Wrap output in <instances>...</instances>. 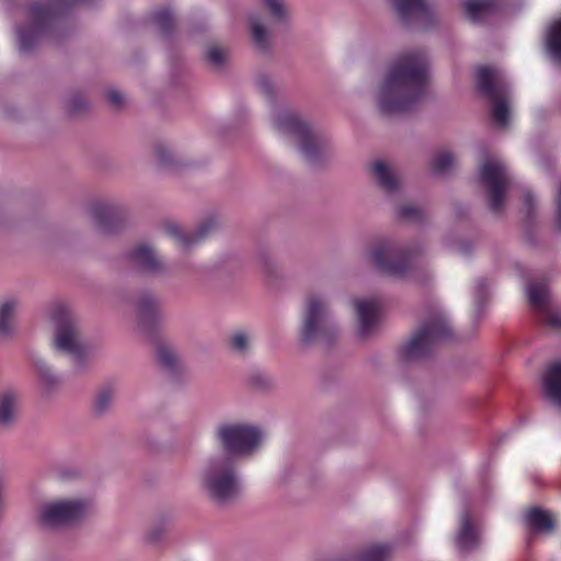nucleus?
<instances>
[{"instance_id":"19","label":"nucleus","mask_w":561,"mask_h":561,"mask_svg":"<svg viewBox=\"0 0 561 561\" xmlns=\"http://www.w3.org/2000/svg\"><path fill=\"white\" fill-rule=\"evenodd\" d=\"M217 226L214 218L204 220L194 232L184 231L176 225H170L167 228L168 233L183 249H188L195 245L198 241L205 238Z\"/></svg>"},{"instance_id":"35","label":"nucleus","mask_w":561,"mask_h":561,"mask_svg":"<svg viewBox=\"0 0 561 561\" xmlns=\"http://www.w3.org/2000/svg\"><path fill=\"white\" fill-rule=\"evenodd\" d=\"M152 20L162 32H167L172 24L173 18L169 9H162L153 13Z\"/></svg>"},{"instance_id":"13","label":"nucleus","mask_w":561,"mask_h":561,"mask_svg":"<svg viewBox=\"0 0 561 561\" xmlns=\"http://www.w3.org/2000/svg\"><path fill=\"white\" fill-rule=\"evenodd\" d=\"M268 11L267 20L252 18L250 21L251 37L255 48L262 53L268 51L272 44V25L285 19V9L282 0H261Z\"/></svg>"},{"instance_id":"40","label":"nucleus","mask_w":561,"mask_h":561,"mask_svg":"<svg viewBox=\"0 0 561 561\" xmlns=\"http://www.w3.org/2000/svg\"><path fill=\"white\" fill-rule=\"evenodd\" d=\"M535 198L529 191L524 193V207L527 211V216H530V210L534 206Z\"/></svg>"},{"instance_id":"14","label":"nucleus","mask_w":561,"mask_h":561,"mask_svg":"<svg viewBox=\"0 0 561 561\" xmlns=\"http://www.w3.org/2000/svg\"><path fill=\"white\" fill-rule=\"evenodd\" d=\"M527 295L529 304L540 313L541 320L548 325L561 331V312L551 307L546 284H528Z\"/></svg>"},{"instance_id":"12","label":"nucleus","mask_w":561,"mask_h":561,"mask_svg":"<svg viewBox=\"0 0 561 561\" xmlns=\"http://www.w3.org/2000/svg\"><path fill=\"white\" fill-rule=\"evenodd\" d=\"M480 180L488 191L490 207L493 210H499L511 184V175L506 165L499 160H488L480 170Z\"/></svg>"},{"instance_id":"5","label":"nucleus","mask_w":561,"mask_h":561,"mask_svg":"<svg viewBox=\"0 0 561 561\" xmlns=\"http://www.w3.org/2000/svg\"><path fill=\"white\" fill-rule=\"evenodd\" d=\"M450 332L446 313L442 309H436L420 324L411 339L400 346L399 357L408 362L421 359L437 344L446 341Z\"/></svg>"},{"instance_id":"34","label":"nucleus","mask_w":561,"mask_h":561,"mask_svg":"<svg viewBox=\"0 0 561 561\" xmlns=\"http://www.w3.org/2000/svg\"><path fill=\"white\" fill-rule=\"evenodd\" d=\"M488 295V284L483 279L477 280L473 289L474 296V309L476 312L479 313L482 309V305Z\"/></svg>"},{"instance_id":"8","label":"nucleus","mask_w":561,"mask_h":561,"mask_svg":"<svg viewBox=\"0 0 561 561\" xmlns=\"http://www.w3.org/2000/svg\"><path fill=\"white\" fill-rule=\"evenodd\" d=\"M216 439L227 455L236 460L238 457L253 454L263 440L262 431L249 423L226 422L217 426Z\"/></svg>"},{"instance_id":"38","label":"nucleus","mask_w":561,"mask_h":561,"mask_svg":"<svg viewBox=\"0 0 561 561\" xmlns=\"http://www.w3.org/2000/svg\"><path fill=\"white\" fill-rule=\"evenodd\" d=\"M420 213V208L414 205H407L399 209V215L403 218H417Z\"/></svg>"},{"instance_id":"30","label":"nucleus","mask_w":561,"mask_h":561,"mask_svg":"<svg viewBox=\"0 0 561 561\" xmlns=\"http://www.w3.org/2000/svg\"><path fill=\"white\" fill-rule=\"evenodd\" d=\"M114 397H115V392H114L113 388L105 387V388L101 389L94 400V404H93L94 411L100 414L104 413L113 403Z\"/></svg>"},{"instance_id":"22","label":"nucleus","mask_w":561,"mask_h":561,"mask_svg":"<svg viewBox=\"0 0 561 561\" xmlns=\"http://www.w3.org/2000/svg\"><path fill=\"white\" fill-rule=\"evenodd\" d=\"M32 366L39 379L41 386L44 390L50 391L60 385L61 378L57 375L48 363L42 357L34 356L32 358Z\"/></svg>"},{"instance_id":"3","label":"nucleus","mask_w":561,"mask_h":561,"mask_svg":"<svg viewBox=\"0 0 561 561\" xmlns=\"http://www.w3.org/2000/svg\"><path fill=\"white\" fill-rule=\"evenodd\" d=\"M199 482L207 495L221 504L236 499L242 489L236 460L220 454L209 457L204 462L199 473Z\"/></svg>"},{"instance_id":"10","label":"nucleus","mask_w":561,"mask_h":561,"mask_svg":"<svg viewBox=\"0 0 561 561\" xmlns=\"http://www.w3.org/2000/svg\"><path fill=\"white\" fill-rule=\"evenodd\" d=\"M333 329L327 301L319 295L308 296L300 329L301 341L305 344L327 341Z\"/></svg>"},{"instance_id":"27","label":"nucleus","mask_w":561,"mask_h":561,"mask_svg":"<svg viewBox=\"0 0 561 561\" xmlns=\"http://www.w3.org/2000/svg\"><path fill=\"white\" fill-rule=\"evenodd\" d=\"M18 394L8 391L0 397V426H8L14 419Z\"/></svg>"},{"instance_id":"36","label":"nucleus","mask_w":561,"mask_h":561,"mask_svg":"<svg viewBox=\"0 0 561 561\" xmlns=\"http://www.w3.org/2000/svg\"><path fill=\"white\" fill-rule=\"evenodd\" d=\"M158 359L165 368H172L176 364L178 357L172 350L162 346L158 351Z\"/></svg>"},{"instance_id":"41","label":"nucleus","mask_w":561,"mask_h":561,"mask_svg":"<svg viewBox=\"0 0 561 561\" xmlns=\"http://www.w3.org/2000/svg\"><path fill=\"white\" fill-rule=\"evenodd\" d=\"M260 87L261 89L267 94L271 92V84L268 83L267 80L263 79L261 80L260 82Z\"/></svg>"},{"instance_id":"18","label":"nucleus","mask_w":561,"mask_h":561,"mask_svg":"<svg viewBox=\"0 0 561 561\" xmlns=\"http://www.w3.org/2000/svg\"><path fill=\"white\" fill-rule=\"evenodd\" d=\"M481 540L479 525L472 518L468 510L459 516V529L455 537L457 548L462 552H468L477 548Z\"/></svg>"},{"instance_id":"26","label":"nucleus","mask_w":561,"mask_h":561,"mask_svg":"<svg viewBox=\"0 0 561 561\" xmlns=\"http://www.w3.org/2000/svg\"><path fill=\"white\" fill-rule=\"evenodd\" d=\"M546 46L553 60H561V19L554 21L547 33Z\"/></svg>"},{"instance_id":"4","label":"nucleus","mask_w":561,"mask_h":561,"mask_svg":"<svg viewBox=\"0 0 561 561\" xmlns=\"http://www.w3.org/2000/svg\"><path fill=\"white\" fill-rule=\"evenodd\" d=\"M478 88L490 103L494 125L505 128L512 117V91L505 73L493 67H480L477 71Z\"/></svg>"},{"instance_id":"23","label":"nucleus","mask_w":561,"mask_h":561,"mask_svg":"<svg viewBox=\"0 0 561 561\" xmlns=\"http://www.w3.org/2000/svg\"><path fill=\"white\" fill-rule=\"evenodd\" d=\"M463 9L472 22L480 23L495 12L496 4L492 0H466Z\"/></svg>"},{"instance_id":"31","label":"nucleus","mask_w":561,"mask_h":561,"mask_svg":"<svg viewBox=\"0 0 561 561\" xmlns=\"http://www.w3.org/2000/svg\"><path fill=\"white\" fill-rule=\"evenodd\" d=\"M455 162V157L447 151H438L432 159V168L437 173L447 172Z\"/></svg>"},{"instance_id":"43","label":"nucleus","mask_w":561,"mask_h":561,"mask_svg":"<svg viewBox=\"0 0 561 561\" xmlns=\"http://www.w3.org/2000/svg\"><path fill=\"white\" fill-rule=\"evenodd\" d=\"M76 108H80V105H75V107H72V111H76Z\"/></svg>"},{"instance_id":"42","label":"nucleus","mask_w":561,"mask_h":561,"mask_svg":"<svg viewBox=\"0 0 561 561\" xmlns=\"http://www.w3.org/2000/svg\"><path fill=\"white\" fill-rule=\"evenodd\" d=\"M76 108H80V105H75V107H72V111H76Z\"/></svg>"},{"instance_id":"28","label":"nucleus","mask_w":561,"mask_h":561,"mask_svg":"<svg viewBox=\"0 0 561 561\" xmlns=\"http://www.w3.org/2000/svg\"><path fill=\"white\" fill-rule=\"evenodd\" d=\"M391 551L392 546L390 543H376L363 553L362 561H388Z\"/></svg>"},{"instance_id":"1","label":"nucleus","mask_w":561,"mask_h":561,"mask_svg":"<svg viewBox=\"0 0 561 561\" xmlns=\"http://www.w3.org/2000/svg\"><path fill=\"white\" fill-rule=\"evenodd\" d=\"M428 79V61L424 50H408L389 66L376 92V102L385 114L410 110L423 95Z\"/></svg>"},{"instance_id":"29","label":"nucleus","mask_w":561,"mask_h":561,"mask_svg":"<svg viewBox=\"0 0 561 561\" xmlns=\"http://www.w3.org/2000/svg\"><path fill=\"white\" fill-rule=\"evenodd\" d=\"M158 312L159 306L157 300L152 296L147 295L139 300L138 313L144 321L156 318Z\"/></svg>"},{"instance_id":"9","label":"nucleus","mask_w":561,"mask_h":561,"mask_svg":"<svg viewBox=\"0 0 561 561\" xmlns=\"http://www.w3.org/2000/svg\"><path fill=\"white\" fill-rule=\"evenodd\" d=\"M369 259L376 270L397 277L408 275L414 264L410 250L389 240L377 241L369 252Z\"/></svg>"},{"instance_id":"17","label":"nucleus","mask_w":561,"mask_h":561,"mask_svg":"<svg viewBox=\"0 0 561 561\" xmlns=\"http://www.w3.org/2000/svg\"><path fill=\"white\" fill-rule=\"evenodd\" d=\"M540 394L547 403L561 409V360L546 366L540 379Z\"/></svg>"},{"instance_id":"21","label":"nucleus","mask_w":561,"mask_h":561,"mask_svg":"<svg viewBox=\"0 0 561 561\" xmlns=\"http://www.w3.org/2000/svg\"><path fill=\"white\" fill-rule=\"evenodd\" d=\"M528 527L536 533H549L557 525V518L550 511L538 507L528 510L525 514Z\"/></svg>"},{"instance_id":"2","label":"nucleus","mask_w":561,"mask_h":561,"mask_svg":"<svg viewBox=\"0 0 561 561\" xmlns=\"http://www.w3.org/2000/svg\"><path fill=\"white\" fill-rule=\"evenodd\" d=\"M88 0H35L27 10L26 22L16 27L21 51L30 50L41 38L58 33L67 10Z\"/></svg>"},{"instance_id":"20","label":"nucleus","mask_w":561,"mask_h":561,"mask_svg":"<svg viewBox=\"0 0 561 561\" xmlns=\"http://www.w3.org/2000/svg\"><path fill=\"white\" fill-rule=\"evenodd\" d=\"M128 260L134 266L145 272L157 273L162 268L160 259L146 243L138 244L130 250Z\"/></svg>"},{"instance_id":"37","label":"nucleus","mask_w":561,"mask_h":561,"mask_svg":"<svg viewBox=\"0 0 561 561\" xmlns=\"http://www.w3.org/2000/svg\"><path fill=\"white\" fill-rule=\"evenodd\" d=\"M207 60L216 67L221 66L226 60V51L217 46H211L207 49Z\"/></svg>"},{"instance_id":"6","label":"nucleus","mask_w":561,"mask_h":561,"mask_svg":"<svg viewBox=\"0 0 561 561\" xmlns=\"http://www.w3.org/2000/svg\"><path fill=\"white\" fill-rule=\"evenodd\" d=\"M276 130L296 142L298 150L313 161L324 150L325 142L295 111L277 107L273 113Z\"/></svg>"},{"instance_id":"7","label":"nucleus","mask_w":561,"mask_h":561,"mask_svg":"<svg viewBox=\"0 0 561 561\" xmlns=\"http://www.w3.org/2000/svg\"><path fill=\"white\" fill-rule=\"evenodd\" d=\"M55 329L54 346L80 364L87 355V346L72 311L64 304H55L49 311Z\"/></svg>"},{"instance_id":"32","label":"nucleus","mask_w":561,"mask_h":561,"mask_svg":"<svg viewBox=\"0 0 561 561\" xmlns=\"http://www.w3.org/2000/svg\"><path fill=\"white\" fill-rule=\"evenodd\" d=\"M94 218L104 231H108L107 222L116 218L114 209L108 206H99L94 209Z\"/></svg>"},{"instance_id":"11","label":"nucleus","mask_w":561,"mask_h":561,"mask_svg":"<svg viewBox=\"0 0 561 561\" xmlns=\"http://www.w3.org/2000/svg\"><path fill=\"white\" fill-rule=\"evenodd\" d=\"M89 510L90 503L81 499L50 501L43 504L39 519L47 527L67 526L80 520Z\"/></svg>"},{"instance_id":"24","label":"nucleus","mask_w":561,"mask_h":561,"mask_svg":"<svg viewBox=\"0 0 561 561\" xmlns=\"http://www.w3.org/2000/svg\"><path fill=\"white\" fill-rule=\"evenodd\" d=\"M375 180L388 193H394L399 187L397 174L382 161L374 162L371 167Z\"/></svg>"},{"instance_id":"44","label":"nucleus","mask_w":561,"mask_h":561,"mask_svg":"<svg viewBox=\"0 0 561 561\" xmlns=\"http://www.w3.org/2000/svg\"><path fill=\"white\" fill-rule=\"evenodd\" d=\"M76 108H80V105H75V107H72V111H76Z\"/></svg>"},{"instance_id":"39","label":"nucleus","mask_w":561,"mask_h":561,"mask_svg":"<svg viewBox=\"0 0 561 561\" xmlns=\"http://www.w3.org/2000/svg\"><path fill=\"white\" fill-rule=\"evenodd\" d=\"M107 99L115 106H118L123 102V95L117 90H110L107 92Z\"/></svg>"},{"instance_id":"33","label":"nucleus","mask_w":561,"mask_h":561,"mask_svg":"<svg viewBox=\"0 0 561 561\" xmlns=\"http://www.w3.org/2000/svg\"><path fill=\"white\" fill-rule=\"evenodd\" d=\"M251 344V336L242 331L233 333L230 337V346L238 353L245 352Z\"/></svg>"},{"instance_id":"16","label":"nucleus","mask_w":561,"mask_h":561,"mask_svg":"<svg viewBox=\"0 0 561 561\" xmlns=\"http://www.w3.org/2000/svg\"><path fill=\"white\" fill-rule=\"evenodd\" d=\"M357 318V333L366 337L373 333L380 316V301L377 298H362L354 301Z\"/></svg>"},{"instance_id":"25","label":"nucleus","mask_w":561,"mask_h":561,"mask_svg":"<svg viewBox=\"0 0 561 561\" xmlns=\"http://www.w3.org/2000/svg\"><path fill=\"white\" fill-rule=\"evenodd\" d=\"M19 309L14 298H8L0 305V335L7 336L13 331V318Z\"/></svg>"},{"instance_id":"15","label":"nucleus","mask_w":561,"mask_h":561,"mask_svg":"<svg viewBox=\"0 0 561 561\" xmlns=\"http://www.w3.org/2000/svg\"><path fill=\"white\" fill-rule=\"evenodd\" d=\"M394 9L401 21L419 27H427L434 20V14L426 0H393Z\"/></svg>"}]
</instances>
